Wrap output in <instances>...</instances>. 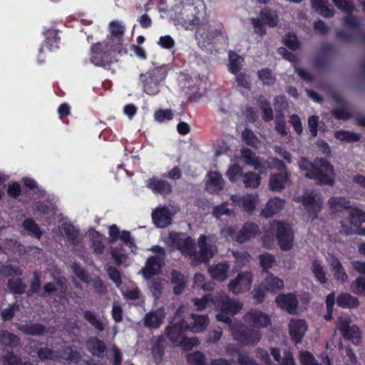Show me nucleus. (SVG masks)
Returning <instances> with one entry per match:
<instances>
[{"label": "nucleus", "instance_id": "49530a36", "mask_svg": "<svg viewBox=\"0 0 365 365\" xmlns=\"http://www.w3.org/2000/svg\"><path fill=\"white\" fill-rule=\"evenodd\" d=\"M230 71L237 75L241 69L243 58L234 52H230Z\"/></svg>", "mask_w": 365, "mask_h": 365}, {"label": "nucleus", "instance_id": "aec40b11", "mask_svg": "<svg viewBox=\"0 0 365 365\" xmlns=\"http://www.w3.org/2000/svg\"><path fill=\"white\" fill-rule=\"evenodd\" d=\"M109 28L111 34V40L109 42L116 41L115 47L113 49L117 50L119 54L125 53V48L122 43V38L125 31L124 26L118 21H113L110 23Z\"/></svg>", "mask_w": 365, "mask_h": 365}, {"label": "nucleus", "instance_id": "0e129e2a", "mask_svg": "<svg viewBox=\"0 0 365 365\" xmlns=\"http://www.w3.org/2000/svg\"><path fill=\"white\" fill-rule=\"evenodd\" d=\"M351 289L354 293L365 296V277H357L351 284Z\"/></svg>", "mask_w": 365, "mask_h": 365}, {"label": "nucleus", "instance_id": "0eeeda50", "mask_svg": "<svg viewBox=\"0 0 365 365\" xmlns=\"http://www.w3.org/2000/svg\"><path fill=\"white\" fill-rule=\"evenodd\" d=\"M150 250L155 253V255L147 259L145 265L142 269L143 274L146 279H150L160 272L166 257L165 250L161 247L155 245L150 248Z\"/></svg>", "mask_w": 365, "mask_h": 365}, {"label": "nucleus", "instance_id": "79ce46f5", "mask_svg": "<svg viewBox=\"0 0 365 365\" xmlns=\"http://www.w3.org/2000/svg\"><path fill=\"white\" fill-rule=\"evenodd\" d=\"M311 270L317 280L321 284H325L327 281L326 272L321 262L318 260L313 261Z\"/></svg>", "mask_w": 365, "mask_h": 365}, {"label": "nucleus", "instance_id": "ddd939ff", "mask_svg": "<svg viewBox=\"0 0 365 365\" xmlns=\"http://www.w3.org/2000/svg\"><path fill=\"white\" fill-rule=\"evenodd\" d=\"M253 275L250 272H242L228 284V288L233 294H238L249 290L252 284Z\"/></svg>", "mask_w": 365, "mask_h": 365}, {"label": "nucleus", "instance_id": "4d7b16f0", "mask_svg": "<svg viewBox=\"0 0 365 365\" xmlns=\"http://www.w3.org/2000/svg\"><path fill=\"white\" fill-rule=\"evenodd\" d=\"M227 203H223L218 206H216L213 209V215L216 218H220L222 215L232 216L235 215L233 210L228 209L227 207Z\"/></svg>", "mask_w": 365, "mask_h": 365}, {"label": "nucleus", "instance_id": "f257e3e1", "mask_svg": "<svg viewBox=\"0 0 365 365\" xmlns=\"http://www.w3.org/2000/svg\"><path fill=\"white\" fill-rule=\"evenodd\" d=\"M300 170L305 171V177L313 179L318 185L333 186L335 182L334 167L324 158H316L310 162L302 157L298 162Z\"/></svg>", "mask_w": 365, "mask_h": 365}, {"label": "nucleus", "instance_id": "13d9d810", "mask_svg": "<svg viewBox=\"0 0 365 365\" xmlns=\"http://www.w3.org/2000/svg\"><path fill=\"white\" fill-rule=\"evenodd\" d=\"M260 107L263 110V118L266 121H269L273 118V110L270 103L264 98L259 101Z\"/></svg>", "mask_w": 365, "mask_h": 365}, {"label": "nucleus", "instance_id": "a878e982", "mask_svg": "<svg viewBox=\"0 0 365 365\" xmlns=\"http://www.w3.org/2000/svg\"><path fill=\"white\" fill-rule=\"evenodd\" d=\"M147 187L153 192L161 195H169L173 191L172 185L168 181L155 178H150L147 181Z\"/></svg>", "mask_w": 365, "mask_h": 365}, {"label": "nucleus", "instance_id": "58836bf2", "mask_svg": "<svg viewBox=\"0 0 365 365\" xmlns=\"http://www.w3.org/2000/svg\"><path fill=\"white\" fill-rule=\"evenodd\" d=\"M18 329L26 334L38 336L43 333L45 327L36 323H26L19 324Z\"/></svg>", "mask_w": 365, "mask_h": 365}, {"label": "nucleus", "instance_id": "603ef678", "mask_svg": "<svg viewBox=\"0 0 365 365\" xmlns=\"http://www.w3.org/2000/svg\"><path fill=\"white\" fill-rule=\"evenodd\" d=\"M299 359L302 365H320L313 354L308 351H300Z\"/></svg>", "mask_w": 365, "mask_h": 365}, {"label": "nucleus", "instance_id": "052dcab7", "mask_svg": "<svg viewBox=\"0 0 365 365\" xmlns=\"http://www.w3.org/2000/svg\"><path fill=\"white\" fill-rule=\"evenodd\" d=\"M335 136L340 140L358 141L360 139L359 135L345 130L337 131Z\"/></svg>", "mask_w": 365, "mask_h": 365}, {"label": "nucleus", "instance_id": "a18cd8bd", "mask_svg": "<svg viewBox=\"0 0 365 365\" xmlns=\"http://www.w3.org/2000/svg\"><path fill=\"white\" fill-rule=\"evenodd\" d=\"M258 78L264 85L272 86L276 81V77L269 68H263L258 71Z\"/></svg>", "mask_w": 365, "mask_h": 365}, {"label": "nucleus", "instance_id": "20e7f679", "mask_svg": "<svg viewBox=\"0 0 365 365\" xmlns=\"http://www.w3.org/2000/svg\"><path fill=\"white\" fill-rule=\"evenodd\" d=\"M215 243V237L200 235L198 239L200 252L197 253L195 249V257L191 262V264L192 266H197L202 263L209 262L217 252Z\"/></svg>", "mask_w": 365, "mask_h": 365}, {"label": "nucleus", "instance_id": "dca6fc26", "mask_svg": "<svg viewBox=\"0 0 365 365\" xmlns=\"http://www.w3.org/2000/svg\"><path fill=\"white\" fill-rule=\"evenodd\" d=\"M243 319L247 324L257 328V329L267 327L271 323V319L268 314L254 309L248 312L244 316Z\"/></svg>", "mask_w": 365, "mask_h": 365}, {"label": "nucleus", "instance_id": "c03bdc74", "mask_svg": "<svg viewBox=\"0 0 365 365\" xmlns=\"http://www.w3.org/2000/svg\"><path fill=\"white\" fill-rule=\"evenodd\" d=\"M58 359H62L71 362H77L80 358L78 352L73 351L70 347H63L61 352L57 351Z\"/></svg>", "mask_w": 365, "mask_h": 365}, {"label": "nucleus", "instance_id": "338daca9", "mask_svg": "<svg viewBox=\"0 0 365 365\" xmlns=\"http://www.w3.org/2000/svg\"><path fill=\"white\" fill-rule=\"evenodd\" d=\"M164 285L165 283L159 280H155L152 282L150 289L153 294V296L155 299H158L162 294L164 289Z\"/></svg>", "mask_w": 365, "mask_h": 365}, {"label": "nucleus", "instance_id": "864d4df0", "mask_svg": "<svg viewBox=\"0 0 365 365\" xmlns=\"http://www.w3.org/2000/svg\"><path fill=\"white\" fill-rule=\"evenodd\" d=\"M187 358L188 362L192 365H205V356L199 351L189 354Z\"/></svg>", "mask_w": 365, "mask_h": 365}, {"label": "nucleus", "instance_id": "72a5a7b5", "mask_svg": "<svg viewBox=\"0 0 365 365\" xmlns=\"http://www.w3.org/2000/svg\"><path fill=\"white\" fill-rule=\"evenodd\" d=\"M312 6L324 17H331L334 9L328 5V0H311Z\"/></svg>", "mask_w": 365, "mask_h": 365}, {"label": "nucleus", "instance_id": "e2e57ef3", "mask_svg": "<svg viewBox=\"0 0 365 365\" xmlns=\"http://www.w3.org/2000/svg\"><path fill=\"white\" fill-rule=\"evenodd\" d=\"M9 287L15 293L21 294L25 291L26 285L20 279H12L8 281Z\"/></svg>", "mask_w": 365, "mask_h": 365}, {"label": "nucleus", "instance_id": "37998d69", "mask_svg": "<svg viewBox=\"0 0 365 365\" xmlns=\"http://www.w3.org/2000/svg\"><path fill=\"white\" fill-rule=\"evenodd\" d=\"M62 231L66 235L68 241L73 245H77L79 242L78 232L71 224L62 225Z\"/></svg>", "mask_w": 365, "mask_h": 365}, {"label": "nucleus", "instance_id": "69168bd1", "mask_svg": "<svg viewBox=\"0 0 365 365\" xmlns=\"http://www.w3.org/2000/svg\"><path fill=\"white\" fill-rule=\"evenodd\" d=\"M336 6L346 13H351L354 9L351 0H332Z\"/></svg>", "mask_w": 365, "mask_h": 365}, {"label": "nucleus", "instance_id": "e433bc0d", "mask_svg": "<svg viewBox=\"0 0 365 365\" xmlns=\"http://www.w3.org/2000/svg\"><path fill=\"white\" fill-rule=\"evenodd\" d=\"M0 342L2 345L14 349L19 345L20 339L6 330H0Z\"/></svg>", "mask_w": 365, "mask_h": 365}, {"label": "nucleus", "instance_id": "473e14b6", "mask_svg": "<svg viewBox=\"0 0 365 365\" xmlns=\"http://www.w3.org/2000/svg\"><path fill=\"white\" fill-rule=\"evenodd\" d=\"M87 346L92 354L103 358L105 355L106 346L104 342L97 338H91L87 341Z\"/></svg>", "mask_w": 365, "mask_h": 365}, {"label": "nucleus", "instance_id": "f03ea898", "mask_svg": "<svg viewBox=\"0 0 365 365\" xmlns=\"http://www.w3.org/2000/svg\"><path fill=\"white\" fill-rule=\"evenodd\" d=\"M275 235L280 249L283 251L290 250L293 247L294 233L289 224L279 221H273L269 225V231L262 237L263 245L270 248L274 244Z\"/></svg>", "mask_w": 365, "mask_h": 365}, {"label": "nucleus", "instance_id": "bf43d9fd", "mask_svg": "<svg viewBox=\"0 0 365 365\" xmlns=\"http://www.w3.org/2000/svg\"><path fill=\"white\" fill-rule=\"evenodd\" d=\"M38 356L41 360H57V351H53L48 348H41L38 351Z\"/></svg>", "mask_w": 365, "mask_h": 365}, {"label": "nucleus", "instance_id": "a211bd4d", "mask_svg": "<svg viewBox=\"0 0 365 365\" xmlns=\"http://www.w3.org/2000/svg\"><path fill=\"white\" fill-rule=\"evenodd\" d=\"M165 318V309L160 307L148 312L143 317V324L149 329H158L163 324Z\"/></svg>", "mask_w": 365, "mask_h": 365}, {"label": "nucleus", "instance_id": "a19ab883", "mask_svg": "<svg viewBox=\"0 0 365 365\" xmlns=\"http://www.w3.org/2000/svg\"><path fill=\"white\" fill-rule=\"evenodd\" d=\"M264 287L267 291L275 292L284 287V282L278 277L268 273L264 279Z\"/></svg>", "mask_w": 365, "mask_h": 365}, {"label": "nucleus", "instance_id": "9b49d317", "mask_svg": "<svg viewBox=\"0 0 365 365\" xmlns=\"http://www.w3.org/2000/svg\"><path fill=\"white\" fill-rule=\"evenodd\" d=\"M180 309L177 310L173 319L175 323L167 327L165 331V334L170 341L176 344H179L183 341L182 331L188 330V324L183 319L178 322V318H180Z\"/></svg>", "mask_w": 365, "mask_h": 365}, {"label": "nucleus", "instance_id": "09e8293b", "mask_svg": "<svg viewBox=\"0 0 365 365\" xmlns=\"http://www.w3.org/2000/svg\"><path fill=\"white\" fill-rule=\"evenodd\" d=\"M85 319L98 331L103 329V325L98 318L97 314L91 311H86L83 314Z\"/></svg>", "mask_w": 365, "mask_h": 365}, {"label": "nucleus", "instance_id": "393cba45", "mask_svg": "<svg viewBox=\"0 0 365 365\" xmlns=\"http://www.w3.org/2000/svg\"><path fill=\"white\" fill-rule=\"evenodd\" d=\"M260 233L259 226L254 222H247L239 231L236 241L240 243H243L247 240L255 238Z\"/></svg>", "mask_w": 365, "mask_h": 365}, {"label": "nucleus", "instance_id": "4c0bfd02", "mask_svg": "<svg viewBox=\"0 0 365 365\" xmlns=\"http://www.w3.org/2000/svg\"><path fill=\"white\" fill-rule=\"evenodd\" d=\"M259 17L264 24L270 27L276 26L279 22V17L276 11L267 8L261 10Z\"/></svg>", "mask_w": 365, "mask_h": 365}, {"label": "nucleus", "instance_id": "8fccbe9b", "mask_svg": "<svg viewBox=\"0 0 365 365\" xmlns=\"http://www.w3.org/2000/svg\"><path fill=\"white\" fill-rule=\"evenodd\" d=\"M3 365H32L29 364H23L21 357L14 354L12 351L7 352L2 356Z\"/></svg>", "mask_w": 365, "mask_h": 365}, {"label": "nucleus", "instance_id": "bb28decb", "mask_svg": "<svg viewBox=\"0 0 365 365\" xmlns=\"http://www.w3.org/2000/svg\"><path fill=\"white\" fill-rule=\"evenodd\" d=\"M329 264L334 278L338 283L343 284L348 281V275L341 263L336 257L331 256Z\"/></svg>", "mask_w": 365, "mask_h": 365}, {"label": "nucleus", "instance_id": "f3484780", "mask_svg": "<svg viewBox=\"0 0 365 365\" xmlns=\"http://www.w3.org/2000/svg\"><path fill=\"white\" fill-rule=\"evenodd\" d=\"M336 327L346 339H359L361 336L359 328L355 324L351 325V319L349 317H339Z\"/></svg>", "mask_w": 365, "mask_h": 365}, {"label": "nucleus", "instance_id": "5fc2aeb1", "mask_svg": "<svg viewBox=\"0 0 365 365\" xmlns=\"http://www.w3.org/2000/svg\"><path fill=\"white\" fill-rule=\"evenodd\" d=\"M205 277L202 274L197 273L194 277V283L204 290H212L214 289L215 284L212 282L205 283Z\"/></svg>", "mask_w": 365, "mask_h": 365}, {"label": "nucleus", "instance_id": "2eb2a0df", "mask_svg": "<svg viewBox=\"0 0 365 365\" xmlns=\"http://www.w3.org/2000/svg\"><path fill=\"white\" fill-rule=\"evenodd\" d=\"M217 310L223 311L232 316L239 312L243 307V303L237 299H232L226 294H217Z\"/></svg>", "mask_w": 365, "mask_h": 365}, {"label": "nucleus", "instance_id": "cd10ccee", "mask_svg": "<svg viewBox=\"0 0 365 365\" xmlns=\"http://www.w3.org/2000/svg\"><path fill=\"white\" fill-rule=\"evenodd\" d=\"M284 206V200L279 197H273L269 199L264 208L262 210L261 215L268 218L279 212Z\"/></svg>", "mask_w": 365, "mask_h": 365}, {"label": "nucleus", "instance_id": "f8f14e48", "mask_svg": "<svg viewBox=\"0 0 365 365\" xmlns=\"http://www.w3.org/2000/svg\"><path fill=\"white\" fill-rule=\"evenodd\" d=\"M242 158L246 165L253 167L259 174L266 173L272 168V163L269 160L257 157L249 148L242 150Z\"/></svg>", "mask_w": 365, "mask_h": 365}, {"label": "nucleus", "instance_id": "7ed1b4c3", "mask_svg": "<svg viewBox=\"0 0 365 365\" xmlns=\"http://www.w3.org/2000/svg\"><path fill=\"white\" fill-rule=\"evenodd\" d=\"M230 331L233 339L242 346H254L260 341L262 332L257 329H248L240 322L230 325Z\"/></svg>", "mask_w": 365, "mask_h": 365}, {"label": "nucleus", "instance_id": "4be33fe9", "mask_svg": "<svg viewBox=\"0 0 365 365\" xmlns=\"http://www.w3.org/2000/svg\"><path fill=\"white\" fill-rule=\"evenodd\" d=\"M347 216L348 220L352 227H348L346 226H343L342 230L340 231L341 233L344 234L342 231L344 230H356L361 229L359 227L360 225L365 222V212L359 210L356 207H350L349 209L346 210V213L345 214Z\"/></svg>", "mask_w": 365, "mask_h": 365}, {"label": "nucleus", "instance_id": "ea45409f", "mask_svg": "<svg viewBox=\"0 0 365 365\" xmlns=\"http://www.w3.org/2000/svg\"><path fill=\"white\" fill-rule=\"evenodd\" d=\"M242 182L245 187L255 189L257 188L261 183V177L259 175L253 172H247L242 175Z\"/></svg>", "mask_w": 365, "mask_h": 365}, {"label": "nucleus", "instance_id": "39448f33", "mask_svg": "<svg viewBox=\"0 0 365 365\" xmlns=\"http://www.w3.org/2000/svg\"><path fill=\"white\" fill-rule=\"evenodd\" d=\"M167 68L165 66L155 67L141 75L143 88L149 95H155L159 91V85L167 76Z\"/></svg>", "mask_w": 365, "mask_h": 365}, {"label": "nucleus", "instance_id": "c85d7f7f", "mask_svg": "<svg viewBox=\"0 0 365 365\" xmlns=\"http://www.w3.org/2000/svg\"><path fill=\"white\" fill-rule=\"evenodd\" d=\"M229 269L230 264L227 262H222L209 266L208 272L212 279L222 282L227 277Z\"/></svg>", "mask_w": 365, "mask_h": 365}, {"label": "nucleus", "instance_id": "423d86ee", "mask_svg": "<svg viewBox=\"0 0 365 365\" xmlns=\"http://www.w3.org/2000/svg\"><path fill=\"white\" fill-rule=\"evenodd\" d=\"M204 9V4L200 0H195L192 3L186 2L180 12L181 19L186 26L198 25L203 18Z\"/></svg>", "mask_w": 365, "mask_h": 365}, {"label": "nucleus", "instance_id": "f704fd0d", "mask_svg": "<svg viewBox=\"0 0 365 365\" xmlns=\"http://www.w3.org/2000/svg\"><path fill=\"white\" fill-rule=\"evenodd\" d=\"M111 40V36L110 37H108L106 41L103 42V43H98V44H96L93 48H92V51L96 53H103L104 54H106L108 56L110 55L111 53H119L118 52L117 50H115L113 49L116 45V41H112L110 42H109Z\"/></svg>", "mask_w": 365, "mask_h": 365}, {"label": "nucleus", "instance_id": "6e6d98bb", "mask_svg": "<svg viewBox=\"0 0 365 365\" xmlns=\"http://www.w3.org/2000/svg\"><path fill=\"white\" fill-rule=\"evenodd\" d=\"M86 283L98 294H104L107 290L106 287L99 278L88 279Z\"/></svg>", "mask_w": 365, "mask_h": 365}, {"label": "nucleus", "instance_id": "c756f323", "mask_svg": "<svg viewBox=\"0 0 365 365\" xmlns=\"http://www.w3.org/2000/svg\"><path fill=\"white\" fill-rule=\"evenodd\" d=\"M192 322L189 325L188 329L193 333H200L204 331L209 324V318L207 315L191 314Z\"/></svg>", "mask_w": 365, "mask_h": 365}, {"label": "nucleus", "instance_id": "2f4dec72", "mask_svg": "<svg viewBox=\"0 0 365 365\" xmlns=\"http://www.w3.org/2000/svg\"><path fill=\"white\" fill-rule=\"evenodd\" d=\"M328 204L332 211L344 212L346 213V210L350 208V202L348 200L343 197H333L328 200Z\"/></svg>", "mask_w": 365, "mask_h": 365}, {"label": "nucleus", "instance_id": "680f3d73", "mask_svg": "<svg viewBox=\"0 0 365 365\" xmlns=\"http://www.w3.org/2000/svg\"><path fill=\"white\" fill-rule=\"evenodd\" d=\"M243 174L242 168L235 164L232 165L227 170L226 175L228 179L235 182L237 180L238 176H241Z\"/></svg>", "mask_w": 365, "mask_h": 365}, {"label": "nucleus", "instance_id": "3c124183", "mask_svg": "<svg viewBox=\"0 0 365 365\" xmlns=\"http://www.w3.org/2000/svg\"><path fill=\"white\" fill-rule=\"evenodd\" d=\"M259 259L263 270H268L273 267L276 264L274 256L269 253L260 255L259 256Z\"/></svg>", "mask_w": 365, "mask_h": 365}, {"label": "nucleus", "instance_id": "de8ad7c7", "mask_svg": "<svg viewBox=\"0 0 365 365\" xmlns=\"http://www.w3.org/2000/svg\"><path fill=\"white\" fill-rule=\"evenodd\" d=\"M23 227L24 229L30 234L36 237V238H40L41 236V232L40 228L37 225V224L32 219H26L24 220L23 223Z\"/></svg>", "mask_w": 365, "mask_h": 365}, {"label": "nucleus", "instance_id": "774afa93", "mask_svg": "<svg viewBox=\"0 0 365 365\" xmlns=\"http://www.w3.org/2000/svg\"><path fill=\"white\" fill-rule=\"evenodd\" d=\"M239 365H259L257 361L247 353L240 352L238 354L237 360Z\"/></svg>", "mask_w": 365, "mask_h": 365}, {"label": "nucleus", "instance_id": "b1692460", "mask_svg": "<svg viewBox=\"0 0 365 365\" xmlns=\"http://www.w3.org/2000/svg\"><path fill=\"white\" fill-rule=\"evenodd\" d=\"M289 329L292 339L296 343H299L307 331V325L302 319H293L289 322Z\"/></svg>", "mask_w": 365, "mask_h": 365}, {"label": "nucleus", "instance_id": "7c9ffc66", "mask_svg": "<svg viewBox=\"0 0 365 365\" xmlns=\"http://www.w3.org/2000/svg\"><path fill=\"white\" fill-rule=\"evenodd\" d=\"M192 302L194 305L196 307V311H203L207 308H211L212 307L217 309V295L207 294L201 298H194Z\"/></svg>", "mask_w": 365, "mask_h": 365}, {"label": "nucleus", "instance_id": "9d476101", "mask_svg": "<svg viewBox=\"0 0 365 365\" xmlns=\"http://www.w3.org/2000/svg\"><path fill=\"white\" fill-rule=\"evenodd\" d=\"M270 162L272 165L274 164L278 166L280 173L270 175L269 186L272 191L279 192L282 190L288 183L289 173L286 170L285 165L278 159L273 158Z\"/></svg>", "mask_w": 365, "mask_h": 365}, {"label": "nucleus", "instance_id": "6ab92c4d", "mask_svg": "<svg viewBox=\"0 0 365 365\" xmlns=\"http://www.w3.org/2000/svg\"><path fill=\"white\" fill-rule=\"evenodd\" d=\"M231 200L237 206L243 207L246 212H252L256 208L258 195L257 194H246L242 196L233 195L231 196Z\"/></svg>", "mask_w": 365, "mask_h": 365}, {"label": "nucleus", "instance_id": "4468645a", "mask_svg": "<svg viewBox=\"0 0 365 365\" xmlns=\"http://www.w3.org/2000/svg\"><path fill=\"white\" fill-rule=\"evenodd\" d=\"M177 212L173 205L158 207L152 212L154 224L158 227H165L171 224L172 217Z\"/></svg>", "mask_w": 365, "mask_h": 365}, {"label": "nucleus", "instance_id": "412c9836", "mask_svg": "<svg viewBox=\"0 0 365 365\" xmlns=\"http://www.w3.org/2000/svg\"><path fill=\"white\" fill-rule=\"evenodd\" d=\"M225 186V180L222 175L216 171L207 173L205 189L210 193L220 192Z\"/></svg>", "mask_w": 365, "mask_h": 365}, {"label": "nucleus", "instance_id": "c9c22d12", "mask_svg": "<svg viewBox=\"0 0 365 365\" xmlns=\"http://www.w3.org/2000/svg\"><path fill=\"white\" fill-rule=\"evenodd\" d=\"M336 304L339 307L351 309L356 308L359 305V302L356 297L349 294L344 293L337 297Z\"/></svg>", "mask_w": 365, "mask_h": 365}, {"label": "nucleus", "instance_id": "1a4fd4ad", "mask_svg": "<svg viewBox=\"0 0 365 365\" xmlns=\"http://www.w3.org/2000/svg\"><path fill=\"white\" fill-rule=\"evenodd\" d=\"M294 201L303 204L312 220L317 217L322 205L321 195L314 190L306 191L303 196L295 197Z\"/></svg>", "mask_w": 365, "mask_h": 365}, {"label": "nucleus", "instance_id": "6e6552de", "mask_svg": "<svg viewBox=\"0 0 365 365\" xmlns=\"http://www.w3.org/2000/svg\"><path fill=\"white\" fill-rule=\"evenodd\" d=\"M168 239L173 247L180 250L182 255L188 257L190 262L192 261L195 254V243L190 237H186L182 233L171 232L169 233Z\"/></svg>", "mask_w": 365, "mask_h": 365}, {"label": "nucleus", "instance_id": "5701e85b", "mask_svg": "<svg viewBox=\"0 0 365 365\" xmlns=\"http://www.w3.org/2000/svg\"><path fill=\"white\" fill-rule=\"evenodd\" d=\"M275 301L280 308L286 310L289 314H294L296 313L298 301L294 294H280L276 297Z\"/></svg>", "mask_w": 365, "mask_h": 365}]
</instances>
